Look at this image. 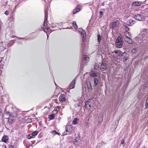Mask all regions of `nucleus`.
Returning <instances> with one entry per match:
<instances>
[{
	"label": "nucleus",
	"instance_id": "3",
	"mask_svg": "<svg viewBox=\"0 0 148 148\" xmlns=\"http://www.w3.org/2000/svg\"><path fill=\"white\" fill-rule=\"evenodd\" d=\"M148 34L145 32H144L140 34L139 36V37L136 38V40H138V42H136L137 45H138L139 43H141L142 41L145 40L147 39Z\"/></svg>",
	"mask_w": 148,
	"mask_h": 148
},
{
	"label": "nucleus",
	"instance_id": "54",
	"mask_svg": "<svg viewBox=\"0 0 148 148\" xmlns=\"http://www.w3.org/2000/svg\"><path fill=\"white\" fill-rule=\"evenodd\" d=\"M1 60H0V62H1Z\"/></svg>",
	"mask_w": 148,
	"mask_h": 148
},
{
	"label": "nucleus",
	"instance_id": "28",
	"mask_svg": "<svg viewBox=\"0 0 148 148\" xmlns=\"http://www.w3.org/2000/svg\"><path fill=\"white\" fill-rule=\"evenodd\" d=\"M114 123L115 124V127L114 128V129H115L116 128L117 125L118 124V123H119L118 120H116L113 123V124H114Z\"/></svg>",
	"mask_w": 148,
	"mask_h": 148
},
{
	"label": "nucleus",
	"instance_id": "46",
	"mask_svg": "<svg viewBox=\"0 0 148 148\" xmlns=\"http://www.w3.org/2000/svg\"><path fill=\"white\" fill-rule=\"evenodd\" d=\"M90 86L88 87V89H89L90 88V87H91V86L90 85Z\"/></svg>",
	"mask_w": 148,
	"mask_h": 148
},
{
	"label": "nucleus",
	"instance_id": "9",
	"mask_svg": "<svg viewBox=\"0 0 148 148\" xmlns=\"http://www.w3.org/2000/svg\"><path fill=\"white\" fill-rule=\"evenodd\" d=\"M89 60V58L88 56L86 55H84L82 56V61L81 64V69H82L83 67H82V64L84 62V61H88Z\"/></svg>",
	"mask_w": 148,
	"mask_h": 148
},
{
	"label": "nucleus",
	"instance_id": "27",
	"mask_svg": "<svg viewBox=\"0 0 148 148\" xmlns=\"http://www.w3.org/2000/svg\"><path fill=\"white\" fill-rule=\"evenodd\" d=\"M103 120V117L102 116H101L99 117L98 121L99 123H101L102 121Z\"/></svg>",
	"mask_w": 148,
	"mask_h": 148
},
{
	"label": "nucleus",
	"instance_id": "4",
	"mask_svg": "<svg viewBox=\"0 0 148 148\" xmlns=\"http://www.w3.org/2000/svg\"><path fill=\"white\" fill-rule=\"evenodd\" d=\"M123 44L122 38L118 37L116 41V47L120 48L122 47Z\"/></svg>",
	"mask_w": 148,
	"mask_h": 148
},
{
	"label": "nucleus",
	"instance_id": "1",
	"mask_svg": "<svg viewBox=\"0 0 148 148\" xmlns=\"http://www.w3.org/2000/svg\"><path fill=\"white\" fill-rule=\"evenodd\" d=\"M73 25L75 28L76 29L77 28V26L76 24L75 21H73ZM77 31L79 32L81 34V36L82 38V47L83 49L85 47V45L84 42L86 40V34L85 31L82 28H80L79 29H77L76 30Z\"/></svg>",
	"mask_w": 148,
	"mask_h": 148
},
{
	"label": "nucleus",
	"instance_id": "38",
	"mask_svg": "<svg viewBox=\"0 0 148 148\" xmlns=\"http://www.w3.org/2000/svg\"><path fill=\"white\" fill-rule=\"evenodd\" d=\"M77 12V10H76L75 8L73 11V14H75Z\"/></svg>",
	"mask_w": 148,
	"mask_h": 148
},
{
	"label": "nucleus",
	"instance_id": "52",
	"mask_svg": "<svg viewBox=\"0 0 148 148\" xmlns=\"http://www.w3.org/2000/svg\"><path fill=\"white\" fill-rule=\"evenodd\" d=\"M127 59L126 58H125V60H127Z\"/></svg>",
	"mask_w": 148,
	"mask_h": 148
},
{
	"label": "nucleus",
	"instance_id": "17",
	"mask_svg": "<svg viewBox=\"0 0 148 148\" xmlns=\"http://www.w3.org/2000/svg\"><path fill=\"white\" fill-rule=\"evenodd\" d=\"M8 140V137L6 136H4L2 139V140L3 142L6 143Z\"/></svg>",
	"mask_w": 148,
	"mask_h": 148
},
{
	"label": "nucleus",
	"instance_id": "36",
	"mask_svg": "<svg viewBox=\"0 0 148 148\" xmlns=\"http://www.w3.org/2000/svg\"><path fill=\"white\" fill-rule=\"evenodd\" d=\"M75 9L76 10H77V12L80 11V8H79V7H76L75 8Z\"/></svg>",
	"mask_w": 148,
	"mask_h": 148
},
{
	"label": "nucleus",
	"instance_id": "25",
	"mask_svg": "<svg viewBox=\"0 0 148 148\" xmlns=\"http://www.w3.org/2000/svg\"><path fill=\"white\" fill-rule=\"evenodd\" d=\"M98 80L97 78L94 79V86H96L98 84Z\"/></svg>",
	"mask_w": 148,
	"mask_h": 148
},
{
	"label": "nucleus",
	"instance_id": "33",
	"mask_svg": "<svg viewBox=\"0 0 148 148\" xmlns=\"http://www.w3.org/2000/svg\"><path fill=\"white\" fill-rule=\"evenodd\" d=\"M52 133L54 135H56V134H58V135H59L60 133H58L56 131H53L52 132Z\"/></svg>",
	"mask_w": 148,
	"mask_h": 148
},
{
	"label": "nucleus",
	"instance_id": "8",
	"mask_svg": "<svg viewBox=\"0 0 148 148\" xmlns=\"http://www.w3.org/2000/svg\"><path fill=\"white\" fill-rule=\"evenodd\" d=\"M38 134V132L37 131H35L31 134H29L27 136V138L30 139L32 138H34L35 136Z\"/></svg>",
	"mask_w": 148,
	"mask_h": 148
},
{
	"label": "nucleus",
	"instance_id": "2",
	"mask_svg": "<svg viewBox=\"0 0 148 148\" xmlns=\"http://www.w3.org/2000/svg\"><path fill=\"white\" fill-rule=\"evenodd\" d=\"M45 19L44 20V22L43 23V26L42 27V28L44 30V31H45V29H46L47 31L48 32H49V34L51 32L52 30L51 31V32H50V27H48V24L47 23H48L47 21V18H48V11L46 9L45 12Z\"/></svg>",
	"mask_w": 148,
	"mask_h": 148
},
{
	"label": "nucleus",
	"instance_id": "37",
	"mask_svg": "<svg viewBox=\"0 0 148 148\" xmlns=\"http://www.w3.org/2000/svg\"><path fill=\"white\" fill-rule=\"evenodd\" d=\"M99 13L100 15V17L101 18L102 17L103 15V12L101 11H100L99 12Z\"/></svg>",
	"mask_w": 148,
	"mask_h": 148
},
{
	"label": "nucleus",
	"instance_id": "55",
	"mask_svg": "<svg viewBox=\"0 0 148 148\" xmlns=\"http://www.w3.org/2000/svg\"><path fill=\"white\" fill-rule=\"evenodd\" d=\"M7 129H8V130H9V129L8 128V129L7 128Z\"/></svg>",
	"mask_w": 148,
	"mask_h": 148
},
{
	"label": "nucleus",
	"instance_id": "41",
	"mask_svg": "<svg viewBox=\"0 0 148 148\" xmlns=\"http://www.w3.org/2000/svg\"><path fill=\"white\" fill-rule=\"evenodd\" d=\"M5 14L7 15H8L9 14V12L8 11H6L5 12Z\"/></svg>",
	"mask_w": 148,
	"mask_h": 148
},
{
	"label": "nucleus",
	"instance_id": "35",
	"mask_svg": "<svg viewBox=\"0 0 148 148\" xmlns=\"http://www.w3.org/2000/svg\"><path fill=\"white\" fill-rule=\"evenodd\" d=\"M79 137L78 136H77V138L75 139L74 140L75 142H77L79 140Z\"/></svg>",
	"mask_w": 148,
	"mask_h": 148
},
{
	"label": "nucleus",
	"instance_id": "40",
	"mask_svg": "<svg viewBox=\"0 0 148 148\" xmlns=\"http://www.w3.org/2000/svg\"><path fill=\"white\" fill-rule=\"evenodd\" d=\"M132 52L134 53H135L136 52V49H134L132 50Z\"/></svg>",
	"mask_w": 148,
	"mask_h": 148
},
{
	"label": "nucleus",
	"instance_id": "14",
	"mask_svg": "<svg viewBox=\"0 0 148 148\" xmlns=\"http://www.w3.org/2000/svg\"><path fill=\"white\" fill-rule=\"evenodd\" d=\"M114 52L115 53L118 54V56H122L123 54H124V53H123L121 51L119 50H115L114 51Z\"/></svg>",
	"mask_w": 148,
	"mask_h": 148
},
{
	"label": "nucleus",
	"instance_id": "26",
	"mask_svg": "<svg viewBox=\"0 0 148 148\" xmlns=\"http://www.w3.org/2000/svg\"><path fill=\"white\" fill-rule=\"evenodd\" d=\"M32 119L30 118H29L26 120V122L27 123H31L32 122Z\"/></svg>",
	"mask_w": 148,
	"mask_h": 148
},
{
	"label": "nucleus",
	"instance_id": "45",
	"mask_svg": "<svg viewBox=\"0 0 148 148\" xmlns=\"http://www.w3.org/2000/svg\"><path fill=\"white\" fill-rule=\"evenodd\" d=\"M19 39H24L25 38H19Z\"/></svg>",
	"mask_w": 148,
	"mask_h": 148
},
{
	"label": "nucleus",
	"instance_id": "39",
	"mask_svg": "<svg viewBox=\"0 0 148 148\" xmlns=\"http://www.w3.org/2000/svg\"><path fill=\"white\" fill-rule=\"evenodd\" d=\"M3 113L2 112V110L0 109V116H3Z\"/></svg>",
	"mask_w": 148,
	"mask_h": 148
},
{
	"label": "nucleus",
	"instance_id": "42",
	"mask_svg": "<svg viewBox=\"0 0 148 148\" xmlns=\"http://www.w3.org/2000/svg\"><path fill=\"white\" fill-rule=\"evenodd\" d=\"M124 143V140L123 139H122L121 142V144H123Z\"/></svg>",
	"mask_w": 148,
	"mask_h": 148
},
{
	"label": "nucleus",
	"instance_id": "11",
	"mask_svg": "<svg viewBox=\"0 0 148 148\" xmlns=\"http://www.w3.org/2000/svg\"><path fill=\"white\" fill-rule=\"evenodd\" d=\"M106 64L105 63V62L103 61H102L101 65V69L102 71H103L106 70Z\"/></svg>",
	"mask_w": 148,
	"mask_h": 148
},
{
	"label": "nucleus",
	"instance_id": "21",
	"mask_svg": "<svg viewBox=\"0 0 148 148\" xmlns=\"http://www.w3.org/2000/svg\"><path fill=\"white\" fill-rule=\"evenodd\" d=\"M55 117V115L53 114H51L49 115L48 116V118L51 120H53L54 119Z\"/></svg>",
	"mask_w": 148,
	"mask_h": 148
},
{
	"label": "nucleus",
	"instance_id": "24",
	"mask_svg": "<svg viewBox=\"0 0 148 148\" xmlns=\"http://www.w3.org/2000/svg\"><path fill=\"white\" fill-rule=\"evenodd\" d=\"M90 75L93 77H96L97 76V73H95L94 71H92L90 73Z\"/></svg>",
	"mask_w": 148,
	"mask_h": 148
},
{
	"label": "nucleus",
	"instance_id": "20",
	"mask_svg": "<svg viewBox=\"0 0 148 148\" xmlns=\"http://www.w3.org/2000/svg\"><path fill=\"white\" fill-rule=\"evenodd\" d=\"M79 120V119L77 118H75L74 119L72 123L73 125H76L77 123V121Z\"/></svg>",
	"mask_w": 148,
	"mask_h": 148
},
{
	"label": "nucleus",
	"instance_id": "48",
	"mask_svg": "<svg viewBox=\"0 0 148 148\" xmlns=\"http://www.w3.org/2000/svg\"><path fill=\"white\" fill-rule=\"evenodd\" d=\"M145 146H143L141 148H145Z\"/></svg>",
	"mask_w": 148,
	"mask_h": 148
},
{
	"label": "nucleus",
	"instance_id": "44",
	"mask_svg": "<svg viewBox=\"0 0 148 148\" xmlns=\"http://www.w3.org/2000/svg\"><path fill=\"white\" fill-rule=\"evenodd\" d=\"M9 148H14L13 146L12 145H10L9 147Z\"/></svg>",
	"mask_w": 148,
	"mask_h": 148
},
{
	"label": "nucleus",
	"instance_id": "12",
	"mask_svg": "<svg viewBox=\"0 0 148 148\" xmlns=\"http://www.w3.org/2000/svg\"><path fill=\"white\" fill-rule=\"evenodd\" d=\"M18 113L16 112H13L11 113L10 117L12 118H15L18 116Z\"/></svg>",
	"mask_w": 148,
	"mask_h": 148
},
{
	"label": "nucleus",
	"instance_id": "13",
	"mask_svg": "<svg viewBox=\"0 0 148 148\" xmlns=\"http://www.w3.org/2000/svg\"><path fill=\"white\" fill-rule=\"evenodd\" d=\"M75 80H73L69 85V88L70 89H73L75 86Z\"/></svg>",
	"mask_w": 148,
	"mask_h": 148
},
{
	"label": "nucleus",
	"instance_id": "15",
	"mask_svg": "<svg viewBox=\"0 0 148 148\" xmlns=\"http://www.w3.org/2000/svg\"><path fill=\"white\" fill-rule=\"evenodd\" d=\"M59 101H64L65 100V98L64 94H61L59 98Z\"/></svg>",
	"mask_w": 148,
	"mask_h": 148
},
{
	"label": "nucleus",
	"instance_id": "6",
	"mask_svg": "<svg viewBox=\"0 0 148 148\" xmlns=\"http://www.w3.org/2000/svg\"><path fill=\"white\" fill-rule=\"evenodd\" d=\"M93 100V99H90L85 103V107L86 109H89L91 107V103Z\"/></svg>",
	"mask_w": 148,
	"mask_h": 148
},
{
	"label": "nucleus",
	"instance_id": "30",
	"mask_svg": "<svg viewBox=\"0 0 148 148\" xmlns=\"http://www.w3.org/2000/svg\"><path fill=\"white\" fill-rule=\"evenodd\" d=\"M11 114V113L9 112L8 111L5 113V115L7 116L10 117Z\"/></svg>",
	"mask_w": 148,
	"mask_h": 148
},
{
	"label": "nucleus",
	"instance_id": "22",
	"mask_svg": "<svg viewBox=\"0 0 148 148\" xmlns=\"http://www.w3.org/2000/svg\"><path fill=\"white\" fill-rule=\"evenodd\" d=\"M125 37H127L129 36H130V34L129 32H127V31H125Z\"/></svg>",
	"mask_w": 148,
	"mask_h": 148
},
{
	"label": "nucleus",
	"instance_id": "50",
	"mask_svg": "<svg viewBox=\"0 0 148 148\" xmlns=\"http://www.w3.org/2000/svg\"><path fill=\"white\" fill-rule=\"evenodd\" d=\"M47 38H48V37L49 35H48L47 33Z\"/></svg>",
	"mask_w": 148,
	"mask_h": 148
},
{
	"label": "nucleus",
	"instance_id": "53",
	"mask_svg": "<svg viewBox=\"0 0 148 148\" xmlns=\"http://www.w3.org/2000/svg\"><path fill=\"white\" fill-rule=\"evenodd\" d=\"M44 1L45 2H46V0H44Z\"/></svg>",
	"mask_w": 148,
	"mask_h": 148
},
{
	"label": "nucleus",
	"instance_id": "18",
	"mask_svg": "<svg viewBox=\"0 0 148 148\" xmlns=\"http://www.w3.org/2000/svg\"><path fill=\"white\" fill-rule=\"evenodd\" d=\"M141 5V3L138 1L134 2L132 3V5L134 7L140 6Z\"/></svg>",
	"mask_w": 148,
	"mask_h": 148
},
{
	"label": "nucleus",
	"instance_id": "31",
	"mask_svg": "<svg viewBox=\"0 0 148 148\" xmlns=\"http://www.w3.org/2000/svg\"><path fill=\"white\" fill-rule=\"evenodd\" d=\"M97 37L98 41L99 43V42H100L101 40V38H100V36L99 34L97 35Z\"/></svg>",
	"mask_w": 148,
	"mask_h": 148
},
{
	"label": "nucleus",
	"instance_id": "51",
	"mask_svg": "<svg viewBox=\"0 0 148 148\" xmlns=\"http://www.w3.org/2000/svg\"><path fill=\"white\" fill-rule=\"evenodd\" d=\"M51 27H52V28H53V27H54V26H51Z\"/></svg>",
	"mask_w": 148,
	"mask_h": 148
},
{
	"label": "nucleus",
	"instance_id": "19",
	"mask_svg": "<svg viewBox=\"0 0 148 148\" xmlns=\"http://www.w3.org/2000/svg\"><path fill=\"white\" fill-rule=\"evenodd\" d=\"M71 130H65L64 132L62 133L61 135L62 136L65 135L67 134H69L71 132Z\"/></svg>",
	"mask_w": 148,
	"mask_h": 148
},
{
	"label": "nucleus",
	"instance_id": "5",
	"mask_svg": "<svg viewBox=\"0 0 148 148\" xmlns=\"http://www.w3.org/2000/svg\"><path fill=\"white\" fill-rule=\"evenodd\" d=\"M119 24V22L118 21L114 20L112 23L110 25V27L112 29H114L115 28L118 27Z\"/></svg>",
	"mask_w": 148,
	"mask_h": 148
},
{
	"label": "nucleus",
	"instance_id": "10",
	"mask_svg": "<svg viewBox=\"0 0 148 148\" xmlns=\"http://www.w3.org/2000/svg\"><path fill=\"white\" fill-rule=\"evenodd\" d=\"M135 20L130 19L127 21V24L129 26H132L135 23Z\"/></svg>",
	"mask_w": 148,
	"mask_h": 148
},
{
	"label": "nucleus",
	"instance_id": "49",
	"mask_svg": "<svg viewBox=\"0 0 148 148\" xmlns=\"http://www.w3.org/2000/svg\"><path fill=\"white\" fill-rule=\"evenodd\" d=\"M102 5H104V3H102Z\"/></svg>",
	"mask_w": 148,
	"mask_h": 148
},
{
	"label": "nucleus",
	"instance_id": "34",
	"mask_svg": "<svg viewBox=\"0 0 148 148\" xmlns=\"http://www.w3.org/2000/svg\"><path fill=\"white\" fill-rule=\"evenodd\" d=\"M55 109H56V110L57 111V112H58L60 109V106H57Z\"/></svg>",
	"mask_w": 148,
	"mask_h": 148
},
{
	"label": "nucleus",
	"instance_id": "29",
	"mask_svg": "<svg viewBox=\"0 0 148 148\" xmlns=\"http://www.w3.org/2000/svg\"><path fill=\"white\" fill-rule=\"evenodd\" d=\"M148 108V97L147 98L146 103L145 104V108L146 109L147 108Z\"/></svg>",
	"mask_w": 148,
	"mask_h": 148
},
{
	"label": "nucleus",
	"instance_id": "32",
	"mask_svg": "<svg viewBox=\"0 0 148 148\" xmlns=\"http://www.w3.org/2000/svg\"><path fill=\"white\" fill-rule=\"evenodd\" d=\"M72 127L71 125H69L68 124H67V125L66 126V130H67V129H71V128Z\"/></svg>",
	"mask_w": 148,
	"mask_h": 148
},
{
	"label": "nucleus",
	"instance_id": "23",
	"mask_svg": "<svg viewBox=\"0 0 148 148\" xmlns=\"http://www.w3.org/2000/svg\"><path fill=\"white\" fill-rule=\"evenodd\" d=\"M123 27L125 29V31H128L129 30V28L126 25H123Z\"/></svg>",
	"mask_w": 148,
	"mask_h": 148
},
{
	"label": "nucleus",
	"instance_id": "16",
	"mask_svg": "<svg viewBox=\"0 0 148 148\" xmlns=\"http://www.w3.org/2000/svg\"><path fill=\"white\" fill-rule=\"evenodd\" d=\"M125 40L127 43L130 44H131L132 42V40L129 37H125L124 38Z\"/></svg>",
	"mask_w": 148,
	"mask_h": 148
},
{
	"label": "nucleus",
	"instance_id": "7",
	"mask_svg": "<svg viewBox=\"0 0 148 148\" xmlns=\"http://www.w3.org/2000/svg\"><path fill=\"white\" fill-rule=\"evenodd\" d=\"M134 18L137 20L141 21L144 19V17L143 15L140 14H137L134 16Z\"/></svg>",
	"mask_w": 148,
	"mask_h": 148
},
{
	"label": "nucleus",
	"instance_id": "43",
	"mask_svg": "<svg viewBox=\"0 0 148 148\" xmlns=\"http://www.w3.org/2000/svg\"><path fill=\"white\" fill-rule=\"evenodd\" d=\"M145 87L147 88H148V80L147 82L146 86H145Z\"/></svg>",
	"mask_w": 148,
	"mask_h": 148
},
{
	"label": "nucleus",
	"instance_id": "47",
	"mask_svg": "<svg viewBox=\"0 0 148 148\" xmlns=\"http://www.w3.org/2000/svg\"><path fill=\"white\" fill-rule=\"evenodd\" d=\"M86 63H84V64H83V65H86Z\"/></svg>",
	"mask_w": 148,
	"mask_h": 148
}]
</instances>
